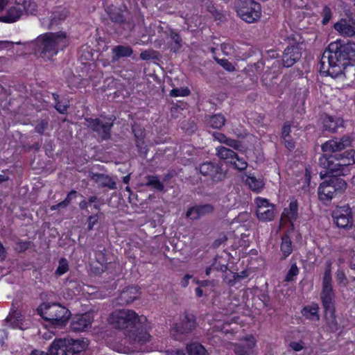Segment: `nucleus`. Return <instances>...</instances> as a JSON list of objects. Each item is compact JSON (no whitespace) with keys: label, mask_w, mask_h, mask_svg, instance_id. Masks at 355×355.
Here are the masks:
<instances>
[{"label":"nucleus","mask_w":355,"mask_h":355,"mask_svg":"<svg viewBox=\"0 0 355 355\" xmlns=\"http://www.w3.org/2000/svg\"><path fill=\"white\" fill-rule=\"evenodd\" d=\"M108 322L115 329L124 330L125 340L133 346L144 345L150 340L146 317L139 315L133 310H116L110 315Z\"/></svg>","instance_id":"1"},{"label":"nucleus","mask_w":355,"mask_h":355,"mask_svg":"<svg viewBox=\"0 0 355 355\" xmlns=\"http://www.w3.org/2000/svg\"><path fill=\"white\" fill-rule=\"evenodd\" d=\"M344 45L331 42L322 54L320 70L334 78H345L349 80L350 86L355 85V66L352 64L354 53L343 52Z\"/></svg>","instance_id":"2"},{"label":"nucleus","mask_w":355,"mask_h":355,"mask_svg":"<svg viewBox=\"0 0 355 355\" xmlns=\"http://www.w3.org/2000/svg\"><path fill=\"white\" fill-rule=\"evenodd\" d=\"M69 43L67 33L63 31L47 33L37 39V45L42 55L49 59L55 55L60 49L66 47Z\"/></svg>","instance_id":"3"},{"label":"nucleus","mask_w":355,"mask_h":355,"mask_svg":"<svg viewBox=\"0 0 355 355\" xmlns=\"http://www.w3.org/2000/svg\"><path fill=\"white\" fill-rule=\"evenodd\" d=\"M37 311L44 319L56 327L64 325L70 317L69 311L59 304H43Z\"/></svg>","instance_id":"4"},{"label":"nucleus","mask_w":355,"mask_h":355,"mask_svg":"<svg viewBox=\"0 0 355 355\" xmlns=\"http://www.w3.org/2000/svg\"><path fill=\"white\" fill-rule=\"evenodd\" d=\"M235 7L239 17L248 23H254L261 16V6L254 0H237Z\"/></svg>","instance_id":"5"},{"label":"nucleus","mask_w":355,"mask_h":355,"mask_svg":"<svg viewBox=\"0 0 355 355\" xmlns=\"http://www.w3.org/2000/svg\"><path fill=\"white\" fill-rule=\"evenodd\" d=\"M197 323L192 314H186L179 322L175 323L170 330L171 336L175 340H181L196 329Z\"/></svg>","instance_id":"6"},{"label":"nucleus","mask_w":355,"mask_h":355,"mask_svg":"<svg viewBox=\"0 0 355 355\" xmlns=\"http://www.w3.org/2000/svg\"><path fill=\"white\" fill-rule=\"evenodd\" d=\"M216 152L219 159L225 160L227 164L232 165L236 169L243 171L248 166V163L243 158L239 157L236 153L227 148L218 146L216 148Z\"/></svg>","instance_id":"7"},{"label":"nucleus","mask_w":355,"mask_h":355,"mask_svg":"<svg viewBox=\"0 0 355 355\" xmlns=\"http://www.w3.org/2000/svg\"><path fill=\"white\" fill-rule=\"evenodd\" d=\"M256 214L260 220L270 221L275 217L274 205L263 198L257 197L254 200Z\"/></svg>","instance_id":"8"},{"label":"nucleus","mask_w":355,"mask_h":355,"mask_svg":"<svg viewBox=\"0 0 355 355\" xmlns=\"http://www.w3.org/2000/svg\"><path fill=\"white\" fill-rule=\"evenodd\" d=\"M335 224L340 228L349 229L354 225L352 211L349 207L337 208L333 213Z\"/></svg>","instance_id":"9"},{"label":"nucleus","mask_w":355,"mask_h":355,"mask_svg":"<svg viewBox=\"0 0 355 355\" xmlns=\"http://www.w3.org/2000/svg\"><path fill=\"white\" fill-rule=\"evenodd\" d=\"M351 144V141L349 138H343L340 139H331L325 142L322 146V149L325 155L322 158L320 159L321 164L324 165V161L330 160L331 157H327L328 153H331L334 152L339 151L345 148V147L349 146Z\"/></svg>","instance_id":"10"},{"label":"nucleus","mask_w":355,"mask_h":355,"mask_svg":"<svg viewBox=\"0 0 355 355\" xmlns=\"http://www.w3.org/2000/svg\"><path fill=\"white\" fill-rule=\"evenodd\" d=\"M334 293L333 288L331 289H322L321 293V300L322 302V305L324 309H325L326 313H329L330 317L332 318L331 324H330V327L332 330H337L338 325L335 320L334 310Z\"/></svg>","instance_id":"11"},{"label":"nucleus","mask_w":355,"mask_h":355,"mask_svg":"<svg viewBox=\"0 0 355 355\" xmlns=\"http://www.w3.org/2000/svg\"><path fill=\"white\" fill-rule=\"evenodd\" d=\"M94 320L92 313L76 315L71 319L70 329L74 332L85 331L91 327Z\"/></svg>","instance_id":"12"},{"label":"nucleus","mask_w":355,"mask_h":355,"mask_svg":"<svg viewBox=\"0 0 355 355\" xmlns=\"http://www.w3.org/2000/svg\"><path fill=\"white\" fill-rule=\"evenodd\" d=\"M302 44L288 46L284 52L282 62L283 65L286 67L293 66L302 56Z\"/></svg>","instance_id":"13"},{"label":"nucleus","mask_w":355,"mask_h":355,"mask_svg":"<svg viewBox=\"0 0 355 355\" xmlns=\"http://www.w3.org/2000/svg\"><path fill=\"white\" fill-rule=\"evenodd\" d=\"M6 323L10 327L21 330L26 329L30 326L28 320L24 319L21 312L17 309L11 310L6 318Z\"/></svg>","instance_id":"14"},{"label":"nucleus","mask_w":355,"mask_h":355,"mask_svg":"<svg viewBox=\"0 0 355 355\" xmlns=\"http://www.w3.org/2000/svg\"><path fill=\"white\" fill-rule=\"evenodd\" d=\"M87 126L101 134L104 139L108 137L112 126V122L110 120L104 121L98 119H87Z\"/></svg>","instance_id":"15"},{"label":"nucleus","mask_w":355,"mask_h":355,"mask_svg":"<svg viewBox=\"0 0 355 355\" xmlns=\"http://www.w3.org/2000/svg\"><path fill=\"white\" fill-rule=\"evenodd\" d=\"M256 340L252 336H247L241 340V344L234 345L236 355H252L256 346Z\"/></svg>","instance_id":"16"},{"label":"nucleus","mask_w":355,"mask_h":355,"mask_svg":"<svg viewBox=\"0 0 355 355\" xmlns=\"http://www.w3.org/2000/svg\"><path fill=\"white\" fill-rule=\"evenodd\" d=\"M334 29L342 36H355V18L341 19L334 24Z\"/></svg>","instance_id":"17"},{"label":"nucleus","mask_w":355,"mask_h":355,"mask_svg":"<svg viewBox=\"0 0 355 355\" xmlns=\"http://www.w3.org/2000/svg\"><path fill=\"white\" fill-rule=\"evenodd\" d=\"M68 347V352L70 355L78 354L85 352L89 344L87 338H64Z\"/></svg>","instance_id":"18"},{"label":"nucleus","mask_w":355,"mask_h":355,"mask_svg":"<svg viewBox=\"0 0 355 355\" xmlns=\"http://www.w3.org/2000/svg\"><path fill=\"white\" fill-rule=\"evenodd\" d=\"M200 172L203 175L209 176L214 180H220L224 177L222 169L211 162H205L200 166Z\"/></svg>","instance_id":"19"},{"label":"nucleus","mask_w":355,"mask_h":355,"mask_svg":"<svg viewBox=\"0 0 355 355\" xmlns=\"http://www.w3.org/2000/svg\"><path fill=\"white\" fill-rule=\"evenodd\" d=\"M22 11L15 2L7 9L5 15L0 16V21L5 23H13L17 21L23 15Z\"/></svg>","instance_id":"20"},{"label":"nucleus","mask_w":355,"mask_h":355,"mask_svg":"<svg viewBox=\"0 0 355 355\" xmlns=\"http://www.w3.org/2000/svg\"><path fill=\"white\" fill-rule=\"evenodd\" d=\"M335 193V189L329 180L322 182L318 187V196L323 202L330 201Z\"/></svg>","instance_id":"21"},{"label":"nucleus","mask_w":355,"mask_h":355,"mask_svg":"<svg viewBox=\"0 0 355 355\" xmlns=\"http://www.w3.org/2000/svg\"><path fill=\"white\" fill-rule=\"evenodd\" d=\"M214 208L210 205L196 206L187 211V216L192 220L198 219L207 214L212 212Z\"/></svg>","instance_id":"22"},{"label":"nucleus","mask_w":355,"mask_h":355,"mask_svg":"<svg viewBox=\"0 0 355 355\" xmlns=\"http://www.w3.org/2000/svg\"><path fill=\"white\" fill-rule=\"evenodd\" d=\"M298 216V205L295 200L290 202L288 208H285L282 214V220L289 221L292 225Z\"/></svg>","instance_id":"23"},{"label":"nucleus","mask_w":355,"mask_h":355,"mask_svg":"<svg viewBox=\"0 0 355 355\" xmlns=\"http://www.w3.org/2000/svg\"><path fill=\"white\" fill-rule=\"evenodd\" d=\"M245 184L249 189L254 193H260L265 186L264 180L260 177H256L254 175H248L244 180Z\"/></svg>","instance_id":"24"},{"label":"nucleus","mask_w":355,"mask_h":355,"mask_svg":"<svg viewBox=\"0 0 355 355\" xmlns=\"http://www.w3.org/2000/svg\"><path fill=\"white\" fill-rule=\"evenodd\" d=\"M65 339H55L49 347L50 355H70Z\"/></svg>","instance_id":"25"},{"label":"nucleus","mask_w":355,"mask_h":355,"mask_svg":"<svg viewBox=\"0 0 355 355\" xmlns=\"http://www.w3.org/2000/svg\"><path fill=\"white\" fill-rule=\"evenodd\" d=\"M339 158L336 159V163H333L331 160H328L327 165H331L334 168H341L344 166H351L354 164L355 161L352 152H345V155H339Z\"/></svg>","instance_id":"26"},{"label":"nucleus","mask_w":355,"mask_h":355,"mask_svg":"<svg viewBox=\"0 0 355 355\" xmlns=\"http://www.w3.org/2000/svg\"><path fill=\"white\" fill-rule=\"evenodd\" d=\"M213 137L215 140L218 141L221 144H224L230 147L234 148L235 150L239 151L242 150L241 144L236 139L229 138L225 135L220 132L213 133Z\"/></svg>","instance_id":"27"},{"label":"nucleus","mask_w":355,"mask_h":355,"mask_svg":"<svg viewBox=\"0 0 355 355\" xmlns=\"http://www.w3.org/2000/svg\"><path fill=\"white\" fill-rule=\"evenodd\" d=\"M322 123L325 130L335 132L339 127L343 126V121L340 118L325 115L322 118Z\"/></svg>","instance_id":"28"},{"label":"nucleus","mask_w":355,"mask_h":355,"mask_svg":"<svg viewBox=\"0 0 355 355\" xmlns=\"http://www.w3.org/2000/svg\"><path fill=\"white\" fill-rule=\"evenodd\" d=\"M15 2L24 15H34L37 11V5L33 0H15Z\"/></svg>","instance_id":"29"},{"label":"nucleus","mask_w":355,"mask_h":355,"mask_svg":"<svg viewBox=\"0 0 355 355\" xmlns=\"http://www.w3.org/2000/svg\"><path fill=\"white\" fill-rule=\"evenodd\" d=\"M139 293L137 286L128 287L121 293V300L125 304H130L136 300Z\"/></svg>","instance_id":"30"},{"label":"nucleus","mask_w":355,"mask_h":355,"mask_svg":"<svg viewBox=\"0 0 355 355\" xmlns=\"http://www.w3.org/2000/svg\"><path fill=\"white\" fill-rule=\"evenodd\" d=\"M223 316L220 314H217L215 315L212 322H209V325L211 328L213 329V331H227L228 330H225V325L230 324L229 320L227 319H222Z\"/></svg>","instance_id":"31"},{"label":"nucleus","mask_w":355,"mask_h":355,"mask_svg":"<svg viewBox=\"0 0 355 355\" xmlns=\"http://www.w3.org/2000/svg\"><path fill=\"white\" fill-rule=\"evenodd\" d=\"M221 51L226 56H232L236 59H243L245 58L244 55H241L230 43H223L221 44Z\"/></svg>","instance_id":"32"},{"label":"nucleus","mask_w":355,"mask_h":355,"mask_svg":"<svg viewBox=\"0 0 355 355\" xmlns=\"http://www.w3.org/2000/svg\"><path fill=\"white\" fill-rule=\"evenodd\" d=\"M318 306L317 304H312L309 306H305L302 311V314L306 318L311 320H318L319 316L318 314Z\"/></svg>","instance_id":"33"},{"label":"nucleus","mask_w":355,"mask_h":355,"mask_svg":"<svg viewBox=\"0 0 355 355\" xmlns=\"http://www.w3.org/2000/svg\"><path fill=\"white\" fill-rule=\"evenodd\" d=\"M132 49L130 46L119 45L112 49L114 53L113 59L118 60L119 58L129 57L132 53Z\"/></svg>","instance_id":"34"},{"label":"nucleus","mask_w":355,"mask_h":355,"mask_svg":"<svg viewBox=\"0 0 355 355\" xmlns=\"http://www.w3.org/2000/svg\"><path fill=\"white\" fill-rule=\"evenodd\" d=\"M225 121L223 115L218 114L209 116L207 119V124L213 128L220 129L225 125Z\"/></svg>","instance_id":"35"},{"label":"nucleus","mask_w":355,"mask_h":355,"mask_svg":"<svg viewBox=\"0 0 355 355\" xmlns=\"http://www.w3.org/2000/svg\"><path fill=\"white\" fill-rule=\"evenodd\" d=\"M187 351L188 355H208L205 348L198 343H191L187 345Z\"/></svg>","instance_id":"36"},{"label":"nucleus","mask_w":355,"mask_h":355,"mask_svg":"<svg viewBox=\"0 0 355 355\" xmlns=\"http://www.w3.org/2000/svg\"><path fill=\"white\" fill-rule=\"evenodd\" d=\"M331 281V262L329 261L322 277V289L333 288Z\"/></svg>","instance_id":"37"},{"label":"nucleus","mask_w":355,"mask_h":355,"mask_svg":"<svg viewBox=\"0 0 355 355\" xmlns=\"http://www.w3.org/2000/svg\"><path fill=\"white\" fill-rule=\"evenodd\" d=\"M293 251L292 242L290 238L285 236L282 238L281 244V252L283 254V259L288 257Z\"/></svg>","instance_id":"38"},{"label":"nucleus","mask_w":355,"mask_h":355,"mask_svg":"<svg viewBox=\"0 0 355 355\" xmlns=\"http://www.w3.org/2000/svg\"><path fill=\"white\" fill-rule=\"evenodd\" d=\"M329 180L331 185L334 187L335 192H341L346 189L347 184L342 178L334 176L331 177Z\"/></svg>","instance_id":"39"},{"label":"nucleus","mask_w":355,"mask_h":355,"mask_svg":"<svg viewBox=\"0 0 355 355\" xmlns=\"http://www.w3.org/2000/svg\"><path fill=\"white\" fill-rule=\"evenodd\" d=\"M325 167L331 172L336 173L337 175L345 176L349 174L352 167L351 166H344L341 168H334L331 165H327Z\"/></svg>","instance_id":"40"},{"label":"nucleus","mask_w":355,"mask_h":355,"mask_svg":"<svg viewBox=\"0 0 355 355\" xmlns=\"http://www.w3.org/2000/svg\"><path fill=\"white\" fill-rule=\"evenodd\" d=\"M147 186H151L154 189L162 191L164 189L163 184L160 182L159 178L156 176H149L148 177V182L146 183Z\"/></svg>","instance_id":"41"},{"label":"nucleus","mask_w":355,"mask_h":355,"mask_svg":"<svg viewBox=\"0 0 355 355\" xmlns=\"http://www.w3.org/2000/svg\"><path fill=\"white\" fill-rule=\"evenodd\" d=\"M336 280L339 286L345 287L348 284V279L345 272L338 269L336 272Z\"/></svg>","instance_id":"42"},{"label":"nucleus","mask_w":355,"mask_h":355,"mask_svg":"<svg viewBox=\"0 0 355 355\" xmlns=\"http://www.w3.org/2000/svg\"><path fill=\"white\" fill-rule=\"evenodd\" d=\"M68 270H69V264H68L67 260L64 258H62L59 261V264L56 269L55 273L58 275L60 276V275H62L63 274L66 273L68 271Z\"/></svg>","instance_id":"43"},{"label":"nucleus","mask_w":355,"mask_h":355,"mask_svg":"<svg viewBox=\"0 0 355 355\" xmlns=\"http://www.w3.org/2000/svg\"><path fill=\"white\" fill-rule=\"evenodd\" d=\"M214 59L219 64L223 69L228 71H234L235 70L234 66L226 59H219L214 56Z\"/></svg>","instance_id":"44"},{"label":"nucleus","mask_w":355,"mask_h":355,"mask_svg":"<svg viewBox=\"0 0 355 355\" xmlns=\"http://www.w3.org/2000/svg\"><path fill=\"white\" fill-rule=\"evenodd\" d=\"M299 273V269L296 265V263H293L291 265L286 276L285 277L286 282H291L293 279L295 277H296Z\"/></svg>","instance_id":"45"},{"label":"nucleus","mask_w":355,"mask_h":355,"mask_svg":"<svg viewBox=\"0 0 355 355\" xmlns=\"http://www.w3.org/2000/svg\"><path fill=\"white\" fill-rule=\"evenodd\" d=\"M190 90L187 88H175L173 89L171 92L170 95L173 97H178V96H187L189 94Z\"/></svg>","instance_id":"46"},{"label":"nucleus","mask_w":355,"mask_h":355,"mask_svg":"<svg viewBox=\"0 0 355 355\" xmlns=\"http://www.w3.org/2000/svg\"><path fill=\"white\" fill-rule=\"evenodd\" d=\"M76 191L70 192L68 194V196H67L66 199L64 201L61 202L60 203H59L56 206L51 207V209L52 210H55V209H56L58 207L67 206L72 199L76 198Z\"/></svg>","instance_id":"47"},{"label":"nucleus","mask_w":355,"mask_h":355,"mask_svg":"<svg viewBox=\"0 0 355 355\" xmlns=\"http://www.w3.org/2000/svg\"><path fill=\"white\" fill-rule=\"evenodd\" d=\"M289 347L295 352H300L305 347V343L302 340L291 341Z\"/></svg>","instance_id":"48"},{"label":"nucleus","mask_w":355,"mask_h":355,"mask_svg":"<svg viewBox=\"0 0 355 355\" xmlns=\"http://www.w3.org/2000/svg\"><path fill=\"white\" fill-rule=\"evenodd\" d=\"M343 52L345 53H354L352 64L353 66H355V43H349L344 44Z\"/></svg>","instance_id":"49"},{"label":"nucleus","mask_w":355,"mask_h":355,"mask_svg":"<svg viewBox=\"0 0 355 355\" xmlns=\"http://www.w3.org/2000/svg\"><path fill=\"white\" fill-rule=\"evenodd\" d=\"M322 15H323L322 23L324 24H326L327 23H328L329 21V20L331 18V10L328 7L325 6L322 10Z\"/></svg>","instance_id":"50"},{"label":"nucleus","mask_w":355,"mask_h":355,"mask_svg":"<svg viewBox=\"0 0 355 355\" xmlns=\"http://www.w3.org/2000/svg\"><path fill=\"white\" fill-rule=\"evenodd\" d=\"M133 132H135V137L137 138V147L140 149V150H142V147H141V144H143V141H142V139H143V137H144V132L141 130V131H137V130L134 128H133Z\"/></svg>","instance_id":"51"},{"label":"nucleus","mask_w":355,"mask_h":355,"mask_svg":"<svg viewBox=\"0 0 355 355\" xmlns=\"http://www.w3.org/2000/svg\"><path fill=\"white\" fill-rule=\"evenodd\" d=\"M291 132V126L288 123H285L282 128V138L289 137Z\"/></svg>","instance_id":"52"},{"label":"nucleus","mask_w":355,"mask_h":355,"mask_svg":"<svg viewBox=\"0 0 355 355\" xmlns=\"http://www.w3.org/2000/svg\"><path fill=\"white\" fill-rule=\"evenodd\" d=\"M98 220L97 215L90 216L88 218L87 222H88V230H91L94 226L97 223Z\"/></svg>","instance_id":"53"},{"label":"nucleus","mask_w":355,"mask_h":355,"mask_svg":"<svg viewBox=\"0 0 355 355\" xmlns=\"http://www.w3.org/2000/svg\"><path fill=\"white\" fill-rule=\"evenodd\" d=\"M171 37L173 40V41L177 44L178 48H180L181 46L182 39L179 34L175 32H171Z\"/></svg>","instance_id":"54"},{"label":"nucleus","mask_w":355,"mask_h":355,"mask_svg":"<svg viewBox=\"0 0 355 355\" xmlns=\"http://www.w3.org/2000/svg\"><path fill=\"white\" fill-rule=\"evenodd\" d=\"M208 281H203L200 283V287L196 288V294L198 297H200L203 295V291L201 287L206 286L208 285Z\"/></svg>","instance_id":"55"},{"label":"nucleus","mask_w":355,"mask_h":355,"mask_svg":"<svg viewBox=\"0 0 355 355\" xmlns=\"http://www.w3.org/2000/svg\"><path fill=\"white\" fill-rule=\"evenodd\" d=\"M283 139L284 141L285 146L288 149L292 150V149L294 148V147H295V142L293 141V140L291 139V137L283 138Z\"/></svg>","instance_id":"56"},{"label":"nucleus","mask_w":355,"mask_h":355,"mask_svg":"<svg viewBox=\"0 0 355 355\" xmlns=\"http://www.w3.org/2000/svg\"><path fill=\"white\" fill-rule=\"evenodd\" d=\"M55 108L61 114H64L67 109V105L66 103H62L60 102H58L55 105Z\"/></svg>","instance_id":"57"},{"label":"nucleus","mask_w":355,"mask_h":355,"mask_svg":"<svg viewBox=\"0 0 355 355\" xmlns=\"http://www.w3.org/2000/svg\"><path fill=\"white\" fill-rule=\"evenodd\" d=\"M166 355H187L182 350H170L166 352Z\"/></svg>","instance_id":"58"},{"label":"nucleus","mask_w":355,"mask_h":355,"mask_svg":"<svg viewBox=\"0 0 355 355\" xmlns=\"http://www.w3.org/2000/svg\"><path fill=\"white\" fill-rule=\"evenodd\" d=\"M12 42L9 41H1L0 40V49H6L12 46Z\"/></svg>","instance_id":"59"},{"label":"nucleus","mask_w":355,"mask_h":355,"mask_svg":"<svg viewBox=\"0 0 355 355\" xmlns=\"http://www.w3.org/2000/svg\"><path fill=\"white\" fill-rule=\"evenodd\" d=\"M6 257V250L2 245V243L0 242V261H2Z\"/></svg>","instance_id":"60"},{"label":"nucleus","mask_w":355,"mask_h":355,"mask_svg":"<svg viewBox=\"0 0 355 355\" xmlns=\"http://www.w3.org/2000/svg\"><path fill=\"white\" fill-rule=\"evenodd\" d=\"M140 58L144 60H148L150 58V53L146 51L141 52L140 54Z\"/></svg>","instance_id":"61"},{"label":"nucleus","mask_w":355,"mask_h":355,"mask_svg":"<svg viewBox=\"0 0 355 355\" xmlns=\"http://www.w3.org/2000/svg\"><path fill=\"white\" fill-rule=\"evenodd\" d=\"M191 276L187 275L184 277L182 281V285L183 286H187L189 284V279H191Z\"/></svg>","instance_id":"62"},{"label":"nucleus","mask_w":355,"mask_h":355,"mask_svg":"<svg viewBox=\"0 0 355 355\" xmlns=\"http://www.w3.org/2000/svg\"><path fill=\"white\" fill-rule=\"evenodd\" d=\"M31 355H50L49 351L47 353H45L42 351L35 350L32 352Z\"/></svg>","instance_id":"63"},{"label":"nucleus","mask_w":355,"mask_h":355,"mask_svg":"<svg viewBox=\"0 0 355 355\" xmlns=\"http://www.w3.org/2000/svg\"><path fill=\"white\" fill-rule=\"evenodd\" d=\"M9 0H0V10H3Z\"/></svg>","instance_id":"64"}]
</instances>
